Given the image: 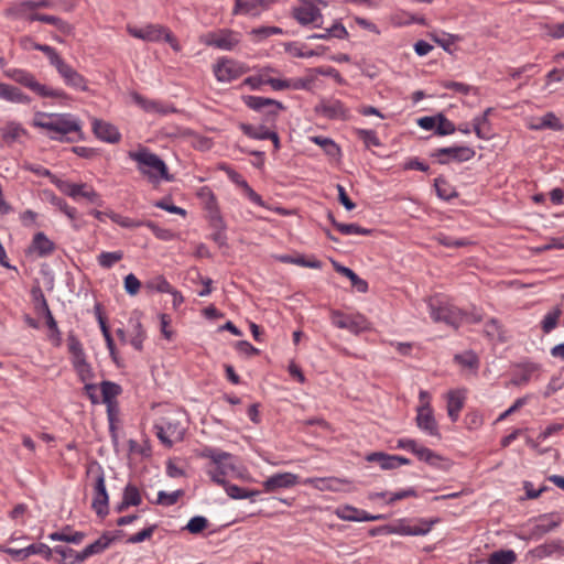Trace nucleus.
<instances>
[{
  "mask_svg": "<svg viewBox=\"0 0 564 564\" xmlns=\"http://www.w3.org/2000/svg\"><path fill=\"white\" fill-rule=\"evenodd\" d=\"M561 316L562 310L558 306L549 311L541 322V328L543 333L550 334L557 326Z\"/></svg>",
  "mask_w": 564,
  "mask_h": 564,
  "instance_id": "nucleus-41",
  "label": "nucleus"
},
{
  "mask_svg": "<svg viewBox=\"0 0 564 564\" xmlns=\"http://www.w3.org/2000/svg\"><path fill=\"white\" fill-rule=\"evenodd\" d=\"M144 226L150 228L151 231L153 232V235L160 240L170 241V240L174 239V237H175V234L172 230L166 229V228H161L155 223H153L151 220H145Z\"/></svg>",
  "mask_w": 564,
  "mask_h": 564,
  "instance_id": "nucleus-64",
  "label": "nucleus"
},
{
  "mask_svg": "<svg viewBox=\"0 0 564 564\" xmlns=\"http://www.w3.org/2000/svg\"><path fill=\"white\" fill-rule=\"evenodd\" d=\"M131 98L139 107L148 112L165 113V110L162 109V106L159 101L148 99L135 91L131 94Z\"/></svg>",
  "mask_w": 564,
  "mask_h": 564,
  "instance_id": "nucleus-43",
  "label": "nucleus"
},
{
  "mask_svg": "<svg viewBox=\"0 0 564 564\" xmlns=\"http://www.w3.org/2000/svg\"><path fill=\"white\" fill-rule=\"evenodd\" d=\"M31 297L37 314H42L50 310L44 292L40 285H35L31 289Z\"/></svg>",
  "mask_w": 564,
  "mask_h": 564,
  "instance_id": "nucleus-52",
  "label": "nucleus"
},
{
  "mask_svg": "<svg viewBox=\"0 0 564 564\" xmlns=\"http://www.w3.org/2000/svg\"><path fill=\"white\" fill-rule=\"evenodd\" d=\"M416 423H417V426L421 430L425 431L427 434H430L432 436L440 435L438 429H437V423L434 419L433 411L429 403L419 408L417 415H416Z\"/></svg>",
  "mask_w": 564,
  "mask_h": 564,
  "instance_id": "nucleus-24",
  "label": "nucleus"
},
{
  "mask_svg": "<svg viewBox=\"0 0 564 564\" xmlns=\"http://www.w3.org/2000/svg\"><path fill=\"white\" fill-rule=\"evenodd\" d=\"M54 553L61 555L59 564H77L82 563L85 560H77L76 556L80 554V552H77L68 546L64 545H56L53 547Z\"/></svg>",
  "mask_w": 564,
  "mask_h": 564,
  "instance_id": "nucleus-45",
  "label": "nucleus"
},
{
  "mask_svg": "<svg viewBox=\"0 0 564 564\" xmlns=\"http://www.w3.org/2000/svg\"><path fill=\"white\" fill-rule=\"evenodd\" d=\"M532 129L542 130V129H551L553 131H562L564 129V124L553 112L545 113L540 122L535 126H532Z\"/></svg>",
  "mask_w": 564,
  "mask_h": 564,
  "instance_id": "nucleus-40",
  "label": "nucleus"
},
{
  "mask_svg": "<svg viewBox=\"0 0 564 564\" xmlns=\"http://www.w3.org/2000/svg\"><path fill=\"white\" fill-rule=\"evenodd\" d=\"M41 119H34V126L53 131L61 135H66L72 132H80L79 123L69 113H39Z\"/></svg>",
  "mask_w": 564,
  "mask_h": 564,
  "instance_id": "nucleus-6",
  "label": "nucleus"
},
{
  "mask_svg": "<svg viewBox=\"0 0 564 564\" xmlns=\"http://www.w3.org/2000/svg\"><path fill=\"white\" fill-rule=\"evenodd\" d=\"M413 454L416 455L420 460L425 462L431 466H437L438 462L442 459L438 454L419 444Z\"/></svg>",
  "mask_w": 564,
  "mask_h": 564,
  "instance_id": "nucleus-54",
  "label": "nucleus"
},
{
  "mask_svg": "<svg viewBox=\"0 0 564 564\" xmlns=\"http://www.w3.org/2000/svg\"><path fill=\"white\" fill-rule=\"evenodd\" d=\"M53 183L63 192L65 195L72 197L73 199H77L78 197H83L88 202L96 204L98 206L104 205V200L99 193H97L93 186L87 183H70L68 181L56 180Z\"/></svg>",
  "mask_w": 564,
  "mask_h": 564,
  "instance_id": "nucleus-9",
  "label": "nucleus"
},
{
  "mask_svg": "<svg viewBox=\"0 0 564 564\" xmlns=\"http://www.w3.org/2000/svg\"><path fill=\"white\" fill-rule=\"evenodd\" d=\"M145 289H148L149 291H156L160 293L173 292V286L163 275H159L155 279L148 281L145 283Z\"/></svg>",
  "mask_w": 564,
  "mask_h": 564,
  "instance_id": "nucleus-58",
  "label": "nucleus"
},
{
  "mask_svg": "<svg viewBox=\"0 0 564 564\" xmlns=\"http://www.w3.org/2000/svg\"><path fill=\"white\" fill-rule=\"evenodd\" d=\"M314 111L328 120H347L349 118L348 109L337 99L321 100Z\"/></svg>",
  "mask_w": 564,
  "mask_h": 564,
  "instance_id": "nucleus-16",
  "label": "nucleus"
},
{
  "mask_svg": "<svg viewBox=\"0 0 564 564\" xmlns=\"http://www.w3.org/2000/svg\"><path fill=\"white\" fill-rule=\"evenodd\" d=\"M183 495L184 491L182 489L175 490L173 492H166L161 490L158 494L156 503L170 507L175 505Z\"/></svg>",
  "mask_w": 564,
  "mask_h": 564,
  "instance_id": "nucleus-62",
  "label": "nucleus"
},
{
  "mask_svg": "<svg viewBox=\"0 0 564 564\" xmlns=\"http://www.w3.org/2000/svg\"><path fill=\"white\" fill-rule=\"evenodd\" d=\"M304 485H310L315 489L318 490H330V491H337L339 490V485L343 484H350L347 479H341L337 477H313V478H306L303 481Z\"/></svg>",
  "mask_w": 564,
  "mask_h": 564,
  "instance_id": "nucleus-29",
  "label": "nucleus"
},
{
  "mask_svg": "<svg viewBox=\"0 0 564 564\" xmlns=\"http://www.w3.org/2000/svg\"><path fill=\"white\" fill-rule=\"evenodd\" d=\"M454 361L468 369L477 370L479 367V358L473 350L456 354Z\"/></svg>",
  "mask_w": 564,
  "mask_h": 564,
  "instance_id": "nucleus-46",
  "label": "nucleus"
},
{
  "mask_svg": "<svg viewBox=\"0 0 564 564\" xmlns=\"http://www.w3.org/2000/svg\"><path fill=\"white\" fill-rule=\"evenodd\" d=\"M430 36L437 45H440L445 52L449 54L453 53L452 46L454 45V43L459 40L458 35L448 33H443L442 36H438L436 34H431Z\"/></svg>",
  "mask_w": 564,
  "mask_h": 564,
  "instance_id": "nucleus-60",
  "label": "nucleus"
},
{
  "mask_svg": "<svg viewBox=\"0 0 564 564\" xmlns=\"http://www.w3.org/2000/svg\"><path fill=\"white\" fill-rule=\"evenodd\" d=\"M153 429L158 438L169 448L173 446L174 442L183 441L186 431L181 421L175 416L161 417Z\"/></svg>",
  "mask_w": 564,
  "mask_h": 564,
  "instance_id": "nucleus-8",
  "label": "nucleus"
},
{
  "mask_svg": "<svg viewBox=\"0 0 564 564\" xmlns=\"http://www.w3.org/2000/svg\"><path fill=\"white\" fill-rule=\"evenodd\" d=\"M100 390L104 403L116 401V398L120 395L122 392V388L120 384L109 380H104L100 382Z\"/></svg>",
  "mask_w": 564,
  "mask_h": 564,
  "instance_id": "nucleus-38",
  "label": "nucleus"
},
{
  "mask_svg": "<svg viewBox=\"0 0 564 564\" xmlns=\"http://www.w3.org/2000/svg\"><path fill=\"white\" fill-rule=\"evenodd\" d=\"M337 230L341 234V235H361V236H371L373 234V229H370V228H365V227H361L359 226L358 224H340V225H337Z\"/></svg>",
  "mask_w": 564,
  "mask_h": 564,
  "instance_id": "nucleus-55",
  "label": "nucleus"
},
{
  "mask_svg": "<svg viewBox=\"0 0 564 564\" xmlns=\"http://www.w3.org/2000/svg\"><path fill=\"white\" fill-rule=\"evenodd\" d=\"M349 33L347 29L340 23L335 22L330 28L326 29L324 33H314L308 36L310 40H328L336 37L339 40L347 39Z\"/></svg>",
  "mask_w": 564,
  "mask_h": 564,
  "instance_id": "nucleus-33",
  "label": "nucleus"
},
{
  "mask_svg": "<svg viewBox=\"0 0 564 564\" xmlns=\"http://www.w3.org/2000/svg\"><path fill=\"white\" fill-rule=\"evenodd\" d=\"M240 33L230 29H220L215 32L207 33L203 42L207 46H213L224 51L234 50L240 42Z\"/></svg>",
  "mask_w": 564,
  "mask_h": 564,
  "instance_id": "nucleus-12",
  "label": "nucleus"
},
{
  "mask_svg": "<svg viewBox=\"0 0 564 564\" xmlns=\"http://www.w3.org/2000/svg\"><path fill=\"white\" fill-rule=\"evenodd\" d=\"M440 519H419L417 524L410 525L401 522L397 527L392 525H382L380 530H384L387 533L400 534V535H425L427 534L434 524L438 523Z\"/></svg>",
  "mask_w": 564,
  "mask_h": 564,
  "instance_id": "nucleus-14",
  "label": "nucleus"
},
{
  "mask_svg": "<svg viewBox=\"0 0 564 564\" xmlns=\"http://www.w3.org/2000/svg\"><path fill=\"white\" fill-rule=\"evenodd\" d=\"M93 132L97 139L104 142L118 143L121 140V134L117 127L101 119L93 120Z\"/></svg>",
  "mask_w": 564,
  "mask_h": 564,
  "instance_id": "nucleus-19",
  "label": "nucleus"
},
{
  "mask_svg": "<svg viewBox=\"0 0 564 564\" xmlns=\"http://www.w3.org/2000/svg\"><path fill=\"white\" fill-rule=\"evenodd\" d=\"M74 370L76 371L82 382H90L95 378L93 367L87 361L86 357L72 362Z\"/></svg>",
  "mask_w": 564,
  "mask_h": 564,
  "instance_id": "nucleus-37",
  "label": "nucleus"
},
{
  "mask_svg": "<svg viewBox=\"0 0 564 564\" xmlns=\"http://www.w3.org/2000/svg\"><path fill=\"white\" fill-rule=\"evenodd\" d=\"M28 20L30 22L40 21L43 23L52 24L64 35H70L74 31V28L70 23H68L67 21H65L56 15H48V14L33 12L28 15Z\"/></svg>",
  "mask_w": 564,
  "mask_h": 564,
  "instance_id": "nucleus-25",
  "label": "nucleus"
},
{
  "mask_svg": "<svg viewBox=\"0 0 564 564\" xmlns=\"http://www.w3.org/2000/svg\"><path fill=\"white\" fill-rule=\"evenodd\" d=\"M4 75L41 98H68L63 89H54L41 84L35 76L26 69L10 67L4 70Z\"/></svg>",
  "mask_w": 564,
  "mask_h": 564,
  "instance_id": "nucleus-2",
  "label": "nucleus"
},
{
  "mask_svg": "<svg viewBox=\"0 0 564 564\" xmlns=\"http://www.w3.org/2000/svg\"><path fill=\"white\" fill-rule=\"evenodd\" d=\"M311 140L315 144H318L319 147H322L324 152L327 155L332 156V158H335V156H337L340 153L339 147L330 138L322 137V135H315V137H312Z\"/></svg>",
  "mask_w": 564,
  "mask_h": 564,
  "instance_id": "nucleus-48",
  "label": "nucleus"
},
{
  "mask_svg": "<svg viewBox=\"0 0 564 564\" xmlns=\"http://www.w3.org/2000/svg\"><path fill=\"white\" fill-rule=\"evenodd\" d=\"M248 67L237 61L223 57L214 65V74L218 82L229 83L248 72Z\"/></svg>",
  "mask_w": 564,
  "mask_h": 564,
  "instance_id": "nucleus-13",
  "label": "nucleus"
},
{
  "mask_svg": "<svg viewBox=\"0 0 564 564\" xmlns=\"http://www.w3.org/2000/svg\"><path fill=\"white\" fill-rule=\"evenodd\" d=\"M108 217L117 225H119L122 228H137L144 226L143 220H135L130 217L122 216L115 212H109Z\"/></svg>",
  "mask_w": 564,
  "mask_h": 564,
  "instance_id": "nucleus-56",
  "label": "nucleus"
},
{
  "mask_svg": "<svg viewBox=\"0 0 564 564\" xmlns=\"http://www.w3.org/2000/svg\"><path fill=\"white\" fill-rule=\"evenodd\" d=\"M355 133L359 140H361L367 149L371 147H381L382 143L377 135L375 130L370 129H355Z\"/></svg>",
  "mask_w": 564,
  "mask_h": 564,
  "instance_id": "nucleus-51",
  "label": "nucleus"
},
{
  "mask_svg": "<svg viewBox=\"0 0 564 564\" xmlns=\"http://www.w3.org/2000/svg\"><path fill=\"white\" fill-rule=\"evenodd\" d=\"M430 316L435 323H445L458 328L464 319V313L456 306L443 301L438 296H432L427 301Z\"/></svg>",
  "mask_w": 564,
  "mask_h": 564,
  "instance_id": "nucleus-5",
  "label": "nucleus"
},
{
  "mask_svg": "<svg viewBox=\"0 0 564 564\" xmlns=\"http://www.w3.org/2000/svg\"><path fill=\"white\" fill-rule=\"evenodd\" d=\"M122 498L127 500L131 507H138L142 502V497L138 487L131 482L124 487Z\"/></svg>",
  "mask_w": 564,
  "mask_h": 564,
  "instance_id": "nucleus-59",
  "label": "nucleus"
},
{
  "mask_svg": "<svg viewBox=\"0 0 564 564\" xmlns=\"http://www.w3.org/2000/svg\"><path fill=\"white\" fill-rule=\"evenodd\" d=\"M561 523L560 517L543 514L530 530V539L539 540L546 533L556 529Z\"/></svg>",
  "mask_w": 564,
  "mask_h": 564,
  "instance_id": "nucleus-23",
  "label": "nucleus"
},
{
  "mask_svg": "<svg viewBox=\"0 0 564 564\" xmlns=\"http://www.w3.org/2000/svg\"><path fill=\"white\" fill-rule=\"evenodd\" d=\"M456 131V126L454 122L448 120L442 112L437 113L436 120V130L435 133L437 135H449Z\"/></svg>",
  "mask_w": 564,
  "mask_h": 564,
  "instance_id": "nucleus-57",
  "label": "nucleus"
},
{
  "mask_svg": "<svg viewBox=\"0 0 564 564\" xmlns=\"http://www.w3.org/2000/svg\"><path fill=\"white\" fill-rule=\"evenodd\" d=\"M0 98L18 104L28 105L31 98L25 95L20 88L8 84L0 83Z\"/></svg>",
  "mask_w": 564,
  "mask_h": 564,
  "instance_id": "nucleus-31",
  "label": "nucleus"
},
{
  "mask_svg": "<svg viewBox=\"0 0 564 564\" xmlns=\"http://www.w3.org/2000/svg\"><path fill=\"white\" fill-rule=\"evenodd\" d=\"M238 127L243 132V134L254 140H267V138H260V135L270 132V129L265 124L256 127L250 123L240 122Z\"/></svg>",
  "mask_w": 564,
  "mask_h": 564,
  "instance_id": "nucleus-50",
  "label": "nucleus"
},
{
  "mask_svg": "<svg viewBox=\"0 0 564 564\" xmlns=\"http://www.w3.org/2000/svg\"><path fill=\"white\" fill-rule=\"evenodd\" d=\"M436 241L447 248H462L470 245V241L466 238H459L455 239L451 236H447L445 234H438L436 236Z\"/></svg>",
  "mask_w": 564,
  "mask_h": 564,
  "instance_id": "nucleus-61",
  "label": "nucleus"
},
{
  "mask_svg": "<svg viewBox=\"0 0 564 564\" xmlns=\"http://www.w3.org/2000/svg\"><path fill=\"white\" fill-rule=\"evenodd\" d=\"M332 323L337 328L348 329L356 335L369 328L365 317L346 315L339 311L332 312Z\"/></svg>",
  "mask_w": 564,
  "mask_h": 564,
  "instance_id": "nucleus-15",
  "label": "nucleus"
},
{
  "mask_svg": "<svg viewBox=\"0 0 564 564\" xmlns=\"http://www.w3.org/2000/svg\"><path fill=\"white\" fill-rule=\"evenodd\" d=\"M123 251L117 250V251H102L97 257V262L102 269H111L117 262L123 259Z\"/></svg>",
  "mask_w": 564,
  "mask_h": 564,
  "instance_id": "nucleus-44",
  "label": "nucleus"
},
{
  "mask_svg": "<svg viewBox=\"0 0 564 564\" xmlns=\"http://www.w3.org/2000/svg\"><path fill=\"white\" fill-rule=\"evenodd\" d=\"M197 455L202 458H209L212 460L214 468L208 469L207 474L210 476V479L219 486L227 482L226 477L230 471H235V466L228 462L232 458L230 453L215 447L205 446Z\"/></svg>",
  "mask_w": 564,
  "mask_h": 564,
  "instance_id": "nucleus-4",
  "label": "nucleus"
},
{
  "mask_svg": "<svg viewBox=\"0 0 564 564\" xmlns=\"http://www.w3.org/2000/svg\"><path fill=\"white\" fill-rule=\"evenodd\" d=\"M116 536L111 535V532H104L95 542L88 544L80 551V554L76 556L77 560H87L90 556L104 553L113 542Z\"/></svg>",
  "mask_w": 564,
  "mask_h": 564,
  "instance_id": "nucleus-21",
  "label": "nucleus"
},
{
  "mask_svg": "<svg viewBox=\"0 0 564 564\" xmlns=\"http://www.w3.org/2000/svg\"><path fill=\"white\" fill-rule=\"evenodd\" d=\"M447 399V414L451 421L457 422L459 413L465 404V393L460 390H451L446 394Z\"/></svg>",
  "mask_w": 564,
  "mask_h": 564,
  "instance_id": "nucleus-28",
  "label": "nucleus"
},
{
  "mask_svg": "<svg viewBox=\"0 0 564 564\" xmlns=\"http://www.w3.org/2000/svg\"><path fill=\"white\" fill-rule=\"evenodd\" d=\"M55 68L58 75L63 78L65 85L80 91L88 90L87 79L64 59L56 65Z\"/></svg>",
  "mask_w": 564,
  "mask_h": 564,
  "instance_id": "nucleus-17",
  "label": "nucleus"
},
{
  "mask_svg": "<svg viewBox=\"0 0 564 564\" xmlns=\"http://www.w3.org/2000/svg\"><path fill=\"white\" fill-rule=\"evenodd\" d=\"M334 268L336 272L349 279L351 285L356 288L358 292L366 293L368 291V282L359 278L350 268L341 265L337 262H334Z\"/></svg>",
  "mask_w": 564,
  "mask_h": 564,
  "instance_id": "nucleus-32",
  "label": "nucleus"
},
{
  "mask_svg": "<svg viewBox=\"0 0 564 564\" xmlns=\"http://www.w3.org/2000/svg\"><path fill=\"white\" fill-rule=\"evenodd\" d=\"M87 476L93 478L94 498L91 508L100 518H105L109 513V496L106 489L105 471L102 466L93 460L87 466Z\"/></svg>",
  "mask_w": 564,
  "mask_h": 564,
  "instance_id": "nucleus-3",
  "label": "nucleus"
},
{
  "mask_svg": "<svg viewBox=\"0 0 564 564\" xmlns=\"http://www.w3.org/2000/svg\"><path fill=\"white\" fill-rule=\"evenodd\" d=\"M55 249L56 245L48 239L44 232L39 231L33 236L26 252L30 254L34 253L40 258H45L51 256Z\"/></svg>",
  "mask_w": 564,
  "mask_h": 564,
  "instance_id": "nucleus-20",
  "label": "nucleus"
},
{
  "mask_svg": "<svg viewBox=\"0 0 564 564\" xmlns=\"http://www.w3.org/2000/svg\"><path fill=\"white\" fill-rule=\"evenodd\" d=\"M243 102L254 111H264L265 120L272 122L276 120L279 112L285 109L282 102L261 96H246Z\"/></svg>",
  "mask_w": 564,
  "mask_h": 564,
  "instance_id": "nucleus-11",
  "label": "nucleus"
},
{
  "mask_svg": "<svg viewBox=\"0 0 564 564\" xmlns=\"http://www.w3.org/2000/svg\"><path fill=\"white\" fill-rule=\"evenodd\" d=\"M67 347L72 355V362L86 357L80 340L73 332H69L67 335Z\"/></svg>",
  "mask_w": 564,
  "mask_h": 564,
  "instance_id": "nucleus-49",
  "label": "nucleus"
},
{
  "mask_svg": "<svg viewBox=\"0 0 564 564\" xmlns=\"http://www.w3.org/2000/svg\"><path fill=\"white\" fill-rule=\"evenodd\" d=\"M494 108H487L481 115L473 119V130L479 139L488 140L491 138V129L489 123V116Z\"/></svg>",
  "mask_w": 564,
  "mask_h": 564,
  "instance_id": "nucleus-30",
  "label": "nucleus"
},
{
  "mask_svg": "<svg viewBox=\"0 0 564 564\" xmlns=\"http://www.w3.org/2000/svg\"><path fill=\"white\" fill-rule=\"evenodd\" d=\"M130 323L132 325V337L130 339V344L135 350L141 351L143 349V341L147 337L145 330L139 319H130Z\"/></svg>",
  "mask_w": 564,
  "mask_h": 564,
  "instance_id": "nucleus-42",
  "label": "nucleus"
},
{
  "mask_svg": "<svg viewBox=\"0 0 564 564\" xmlns=\"http://www.w3.org/2000/svg\"><path fill=\"white\" fill-rule=\"evenodd\" d=\"M368 462H376L384 470L398 468L397 462H394V455H389L382 452H373L367 455Z\"/></svg>",
  "mask_w": 564,
  "mask_h": 564,
  "instance_id": "nucleus-39",
  "label": "nucleus"
},
{
  "mask_svg": "<svg viewBox=\"0 0 564 564\" xmlns=\"http://www.w3.org/2000/svg\"><path fill=\"white\" fill-rule=\"evenodd\" d=\"M337 516L345 520V521H356V522H362V521H378L386 519V516L383 514H370L365 510L351 507V506H345L337 509Z\"/></svg>",
  "mask_w": 564,
  "mask_h": 564,
  "instance_id": "nucleus-22",
  "label": "nucleus"
},
{
  "mask_svg": "<svg viewBox=\"0 0 564 564\" xmlns=\"http://www.w3.org/2000/svg\"><path fill=\"white\" fill-rule=\"evenodd\" d=\"M560 547H561L560 543L553 541L550 543H544V544L538 545L536 547L530 550L529 554L536 560H542L544 557L552 555Z\"/></svg>",
  "mask_w": 564,
  "mask_h": 564,
  "instance_id": "nucleus-53",
  "label": "nucleus"
},
{
  "mask_svg": "<svg viewBox=\"0 0 564 564\" xmlns=\"http://www.w3.org/2000/svg\"><path fill=\"white\" fill-rule=\"evenodd\" d=\"M299 484V476L293 473H276L268 477L263 482V490L265 492H274L278 489L291 488Z\"/></svg>",
  "mask_w": 564,
  "mask_h": 564,
  "instance_id": "nucleus-18",
  "label": "nucleus"
},
{
  "mask_svg": "<svg viewBox=\"0 0 564 564\" xmlns=\"http://www.w3.org/2000/svg\"><path fill=\"white\" fill-rule=\"evenodd\" d=\"M129 158L137 162L139 172L145 175L151 183L158 184L161 180L173 181V176L169 174L165 162L147 148L129 152Z\"/></svg>",
  "mask_w": 564,
  "mask_h": 564,
  "instance_id": "nucleus-1",
  "label": "nucleus"
},
{
  "mask_svg": "<svg viewBox=\"0 0 564 564\" xmlns=\"http://www.w3.org/2000/svg\"><path fill=\"white\" fill-rule=\"evenodd\" d=\"M434 187L437 196L443 200H451L458 196L456 188L444 176L434 180Z\"/></svg>",
  "mask_w": 564,
  "mask_h": 564,
  "instance_id": "nucleus-34",
  "label": "nucleus"
},
{
  "mask_svg": "<svg viewBox=\"0 0 564 564\" xmlns=\"http://www.w3.org/2000/svg\"><path fill=\"white\" fill-rule=\"evenodd\" d=\"M45 194L47 195L48 202L53 206L58 208L62 213H64L69 220H72V221L76 220L77 209L75 207L69 206L65 199H63L62 197H58L57 195H55L52 192H48V193L46 192Z\"/></svg>",
  "mask_w": 564,
  "mask_h": 564,
  "instance_id": "nucleus-36",
  "label": "nucleus"
},
{
  "mask_svg": "<svg viewBox=\"0 0 564 564\" xmlns=\"http://www.w3.org/2000/svg\"><path fill=\"white\" fill-rule=\"evenodd\" d=\"M128 33L139 40L147 42H159L164 40L171 45L174 51L180 50V44L170 29L160 24H148L143 28H135L128 25Z\"/></svg>",
  "mask_w": 564,
  "mask_h": 564,
  "instance_id": "nucleus-7",
  "label": "nucleus"
},
{
  "mask_svg": "<svg viewBox=\"0 0 564 564\" xmlns=\"http://www.w3.org/2000/svg\"><path fill=\"white\" fill-rule=\"evenodd\" d=\"M208 527V520L203 516H195L189 519L185 530L192 534H199Z\"/></svg>",
  "mask_w": 564,
  "mask_h": 564,
  "instance_id": "nucleus-63",
  "label": "nucleus"
},
{
  "mask_svg": "<svg viewBox=\"0 0 564 564\" xmlns=\"http://www.w3.org/2000/svg\"><path fill=\"white\" fill-rule=\"evenodd\" d=\"M541 369V366L535 362H523L517 365V370L511 379V383L514 386H524L527 384L535 373H538Z\"/></svg>",
  "mask_w": 564,
  "mask_h": 564,
  "instance_id": "nucleus-26",
  "label": "nucleus"
},
{
  "mask_svg": "<svg viewBox=\"0 0 564 564\" xmlns=\"http://www.w3.org/2000/svg\"><path fill=\"white\" fill-rule=\"evenodd\" d=\"M267 0H235L234 14L259 15L262 9L268 8Z\"/></svg>",
  "mask_w": 564,
  "mask_h": 564,
  "instance_id": "nucleus-27",
  "label": "nucleus"
},
{
  "mask_svg": "<svg viewBox=\"0 0 564 564\" xmlns=\"http://www.w3.org/2000/svg\"><path fill=\"white\" fill-rule=\"evenodd\" d=\"M2 140L11 144L17 141L21 135L25 134V129L18 122L10 121L4 127L0 128Z\"/></svg>",
  "mask_w": 564,
  "mask_h": 564,
  "instance_id": "nucleus-35",
  "label": "nucleus"
},
{
  "mask_svg": "<svg viewBox=\"0 0 564 564\" xmlns=\"http://www.w3.org/2000/svg\"><path fill=\"white\" fill-rule=\"evenodd\" d=\"M476 152L467 145H454L436 149L431 153V158L435 159L441 165H447L451 162L463 163L471 160Z\"/></svg>",
  "mask_w": 564,
  "mask_h": 564,
  "instance_id": "nucleus-10",
  "label": "nucleus"
},
{
  "mask_svg": "<svg viewBox=\"0 0 564 564\" xmlns=\"http://www.w3.org/2000/svg\"><path fill=\"white\" fill-rule=\"evenodd\" d=\"M517 554L512 550H500L491 553L488 558V564H514Z\"/></svg>",
  "mask_w": 564,
  "mask_h": 564,
  "instance_id": "nucleus-47",
  "label": "nucleus"
}]
</instances>
